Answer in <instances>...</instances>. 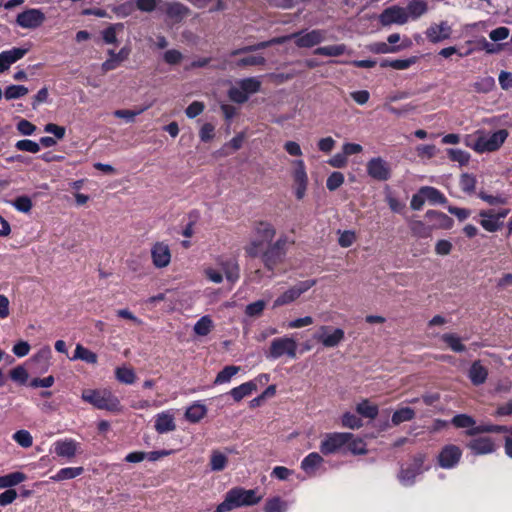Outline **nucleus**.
<instances>
[{
	"label": "nucleus",
	"instance_id": "f257e3e1",
	"mask_svg": "<svg viewBox=\"0 0 512 512\" xmlns=\"http://www.w3.org/2000/svg\"><path fill=\"white\" fill-rule=\"evenodd\" d=\"M203 274L210 282L220 284L224 279L234 285L240 278V267L234 257L219 255L215 257V265H206Z\"/></svg>",
	"mask_w": 512,
	"mask_h": 512
},
{
	"label": "nucleus",
	"instance_id": "f03ea898",
	"mask_svg": "<svg viewBox=\"0 0 512 512\" xmlns=\"http://www.w3.org/2000/svg\"><path fill=\"white\" fill-rule=\"evenodd\" d=\"M81 399L98 410L121 413L123 406L119 398L108 388L84 389Z\"/></svg>",
	"mask_w": 512,
	"mask_h": 512
},
{
	"label": "nucleus",
	"instance_id": "7ed1b4c3",
	"mask_svg": "<svg viewBox=\"0 0 512 512\" xmlns=\"http://www.w3.org/2000/svg\"><path fill=\"white\" fill-rule=\"evenodd\" d=\"M262 498L263 495L259 494L257 489L234 487L226 493L224 501L216 507L215 512H228L243 506H253Z\"/></svg>",
	"mask_w": 512,
	"mask_h": 512
},
{
	"label": "nucleus",
	"instance_id": "20e7f679",
	"mask_svg": "<svg viewBox=\"0 0 512 512\" xmlns=\"http://www.w3.org/2000/svg\"><path fill=\"white\" fill-rule=\"evenodd\" d=\"M276 235L274 225L268 221H258L254 224L249 242L244 251L250 257H258L263 249L271 244Z\"/></svg>",
	"mask_w": 512,
	"mask_h": 512
},
{
	"label": "nucleus",
	"instance_id": "39448f33",
	"mask_svg": "<svg viewBox=\"0 0 512 512\" xmlns=\"http://www.w3.org/2000/svg\"><path fill=\"white\" fill-rule=\"evenodd\" d=\"M506 129H500L488 135L483 130L475 132L476 139L473 144L468 142L470 136H466L465 144L477 153H489L500 149L508 137Z\"/></svg>",
	"mask_w": 512,
	"mask_h": 512
},
{
	"label": "nucleus",
	"instance_id": "423d86ee",
	"mask_svg": "<svg viewBox=\"0 0 512 512\" xmlns=\"http://www.w3.org/2000/svg\"><path fill=\"white\" fill-rule=\"evenodd\" d=\"M294 241L285 234H282L278 239L269 244L263 249V252L259 255L262 258L263 264L266 269L273 271L277 265L284 261L288 247L292 245Z\"/></svg>",
	"mask_w": 512,
	"mask_h": 512
},
{
	"label": "nucleus",
	"instance_id": "0eeeda50",
	"mask_svg": "<svg viewBox=\"0 0 512 512\" xmlns=\"http://www.w3.org/2000/svg\"><path fill=\"white\" fill-rule=\"evenodd\" d=\"M261 81L257 77H248L237 81L236 85L228 91L231 101L242 104L249 99L251 94L260 91Z\"/></svg>",
	"mask_w": 512,
	"mask_h": 512
},
{
	"label": "nucleus",
	"instance_id": "6e6552de",
	"mask_svg": "<svg viewBox=\"0 0 512 512\" xmlns=\"http://www.w3.org/2000/svg\"><path fill=\"white\" fill-rule=\"evenodd\" d=\"M297 347V342L292 337H278L271 341L266 357L272 360L279 359L283 356L294 359L297 356Z\"/></svg>",
	"mask_w": 512,
	"mask_h": 512
},
{
	"label": "nucleus",
	"instance_id": "1a4fd4ad",
	"mask_svg": "<svg viewBox=\"0 0 512 512\" xmlns=\"http://www.w3.org/2000/svg\"><path fill=\"white\" fill-rule=\"evenodd\" d=\"M352 437L351 433L332 432L323 436L319 449L323 455L346 453V445Z\"/></svg>",
	"mask_w": 512,
	"mask_h": 512
},
{
	"label": "nucleus",
	"instance_id": "9d476101",
	"mask_svg": "<svg viewBox=\"0 0 512 512\" xmlns=\"http://www.w3.org/2000/svg\"><path fill=\"white\" fill-rule=\"evenodd\" d=\"M316 283L317 281L315 279H308L297 282L295 285L289 287L287 290L282 292L274 300L272 308L275 309L295 302L298 298L301 297L302 294H304L313 286H315Z\"/></svg>",
	"mask_w": 512,
	"mask_h": 512
},
{
	"label": "nucleus",
	"instance_id": "9b49d317",
	"mask_svg": "<svg viewBox=\"0 0 512 512\" xmlns=\"http://www.w3.org/2000/svg\"><path fill=\"white\" fill-rule=\"evenodd\" d=\"M509 213L510 210L507 208H502L497 212L493 209L480 210L478 213L480 220L478 222L485 231L494 233L502 229L503 220Z\"/></svg>",
	"mask_w": 512,
	"mask_h": 512
},
{
	"label": "nucleus",
	"instance_id": "f8f14e48",
	"mask_svg": "<svg viewBox=\"0 0 512 512\" xmlns=\"http://www.w3.org/2000/svg\"><path fill=\"white\" fill-rule=\"evenodd\" d=\"M426 455L423 453L416 454L411 463L406 467H402L398 474V480L404 486H411L414 484L416 477L422 474L427 468H424Z\"/></svg>",
	"mask_w": 512,
	"mask_h": 512
},
{
	"label": "nucleus",
	"instance_id": "ddd939ff",
	"mask_svg": "<svg viewBox=\"0 0 512 512\" xmlns=\"http://www.w3.org/2000/svg\"><path fill=\"white\" fill-rule=\"evenodd\" d=\"M291 164L294 193L298 200H302L306 195L309 181L306 166L302 159L293 160Z\"/></svg>",
	"mask_w": 512,
	"mask_h": 512
},
{
	"label": "nucleus",
	"instance_id": "4468645a",
	"mask_svg": "<svg viewBox=\"0 0 512 512\" xmlns=\"http://www.w3.org/2000/svg\"><path fill=\"white\" fill-rule=\"evenodd\" d=\"M378 19L382 26L404 25L409 21V14L404 7L392 5L385 8Z\"/></svg>",
	"mask_w": 512,
	"mask_h": 512
},
{
	"label": "nucleus",
	"instance_id": "2eb2a0df",
	"mask_svg": "<svg viewBox=\"0 0 512 512\" xmlns=\"http://www.w3.org/2000/svg\"><path fill=\"white\" fill-rule=\"evenodd\" d=\"M345 338L344 330L341 328H332L330 326H321L314 335V339L320 342L326 348L338 346Z\"/></svg>",
	"mask_w": 512,
	"mask_h": 512
},
{
	"label": "nucleus",
	"instance_id": "dca6fc26",
	"mask_svg": "<svg viewBox=\"0 0 512 512\" xmlns=\"http://www.w3.org/2000/svg\"><path fill=\"white\" fill-rule=\"evenodd\" d=\"M46 20L45 14L41 9L29 8L16 17V24L23 29H36L40 27Z\"/></svg>",
	"mask_w": 512,
	"mask_h": 512
},
{
	"label": "nucleus",
	"instance_id": "f3484780",
	"mask_svg": "<svg viewBox=\"0 0 512 512\" xmlns=\"http://www.w3.org/2000/svg\"><path fill=\"white\" fill-rule=\"evenodd\" d=\"M462 457V450L454 444L445 445L437 456V463L443 469L455 468Z\"/></svg>",
	"mask_w": 512,
	"mask_h": 512
},
{
	"label": "nucleus",
	"instance_id": "a211bd4d",
	"mask_svg": "<svg viewBox=\"0 0 512 512\" xmlns=\"http://www.w3.org/2000/svg\"><path fill=\"white\" fill-rule=\"evenodd\" d=\"M52 357L51 348L46 345L40 348L29 360L28 363L31 365V368L34 373L43 374L46 373L50 366V360Z\"/></svg>",
	"mask_w": 512,
	"mask_h": 512
},
{
	"label": "nucleus",
	"instance_id": "6ab92c4d",
	"mask_svg": "<svg viewBox=\"0 0 512 512\" xmlns=\"http://www.w3.org/2000/svg\"><path fill=\"white\" fill-rule=\"evenodd\" d=\"M325 38V32L319 29L293 33L295 44L299 48H310L321 43Z\"/></svg>",
	"mask_w": 512,
	"mask_h": 512
},
{
	"label": "nucleus",
	"instance_id": "aec40b11",
	"mask_svg": "<svg viewBox=\"0 0 512 512\" xmlns=\"http://www.w3.org/2000/svg\"><path fill=\"white\" fill-rule=\"evenodd\" d=\"M368 175L378 181H386L391 176L389 164L381 157H375L367 162Z\"/></svg>",
	"mask_w": 512,
	"mask_h": 512
},
{
	"label": "nucleus",
	"instance_id": "412c9836",
	"mask_svg": "<svg viewBox=\"0 0 512 512\" xmlns=\"http://www.w3.org/2000/svg\"><path fill=\"white\" fill-rule=\"evenodd\" d=\"M171 250L167 243L159 241L151 247V259L156 268H165L171 262Z\"/></svg>",
	"mask_w": 512,
	"mask_h": 512
},
{
	"label": "nucleus",
	"instance_id": "4be33fe9",
	"mask_svg": "<svg viewBox=\"0 0 512 512\" xmlns=\"http://www.w3.org/2000/svg\"><path fill=\"white\" fill-rule=\"evenodd\" d=\"M452 28L447 21L431 24L425 31L426 38L431 43H440L450 38Z\"/></svg>",
	"mask_w": 512,
	"mask_h": 512
},
{
	"label": "nucleus",
	"instance_id": "5701e85b",
	"mask_svg": "<svg viewBox=\"0 0 512 512\" xmlns=\"http://www.w3.org/2000/svg\"><path fill=\"white\" fill-rule=\"evenodd\" d=\"M29 51V48L14 47L0 53V73L8 70L12 64L22 59Z\"/></svg>",
	"mask_w": 512,
	"mask_h": 512
},
{
	"label": "nucleus",
	"instance_id": "b1692460",
	"mask_svg": "<svg viewBox=\"0 0 512 512\" xmlns=\"http://www.w3.org/2000/svg\"><path fill=\"white\" fill-rule=\"evenodd\" d=\"M155 430L159 434L172 432L176 429L175 418L170 410L158 413L155 416Z\"/></svg>",
	"mask_w": 512,
	"mask_h": 512
},
{
	"label": "nucleus",
	"instance_id": "393cba45",
	"mask_svg": "<svg viewBox=\"0 0 512 512\" xmlns=\"http://www.w3.org/2000/svg\"><path fill=\"white\" fill-rule=\"evenodd\" d=\"M79 443L74 439L58 440L54 443V452L59 457L73 458L78 450Z\"/></svg>",
	"mask_w": 512,
	"mask_h": 512
},
{
	"label": "nucleus",
	"instance_id": "a878e982",
	"mask_svg": "<svg viewBox=\"0 0 512 512\" xmlns=\"http://www.w3.org/2000/svg\"><path fill=\"white\" fill-rule=\"evenodd\" d=\"M468 378L475 386L484 384L488 378V368L480 360L474 361L468 371Z\"/></svg>",
	"mask_w": 512,
	"mask_h": 512
},
{
	"label": "nucleus",
	"instance_id": "bb28decb",
	"mask_svg": "<svg viewBox=\"0 0 512 512\" xmlns=\"http://www.w3.org/2000/svg\"><path fill=\"white\" fill-rule=\"evenodd\" d=\"M468 448L476 455L490 454L495 451V444L489 437H479L468 443Z\"/></svg>",
	"mask_w": 512,
	"mask_h": 512
},
{
	"label": "nucleus",
	"instance_id": "cd10ccee",
	"mask_svg": "<svg viewBox=\"0 0 512 512\" xmlns=\"http://www.w3.org/2000/svg\"><path fill=\"white\" fill-rule=\"evenodd\" d=\"M425 217L433 221L432 229H450L454 223L451 217L436 210H428Z\"/></svg>",
	"mask_w": 512,
	"mask_h": 512
},
{
	"label": "nucleus",
	"instance_id": "c85d7f7f",
	"mask_svg": "<svg viewBox=\"0 0 512 512\" xmlns=\"http://www.w3.org/2000/svg\"><path fill=\"white\" fill-rule=\"evenodd\" d=\"M323 462L324 459L319 453L311 452L301 461V469L308 475H315L316 470Z\"/></svg>",
	"mask_w": 512,
	"mask_h": 512
},
{
	"label": "nucleus",
	"instance_id": "c756f323",
	"mask_svg": "<svg viewBox=\"0 0 512 512\" xmlns=\"http://www.w3.org/2000/svg\"><path fill=\"white\" fill-rule=\"evenodd\" d=\"M228 456L219 449H213L210 454L209 467L213 472L223 471L228 465Z\"/></svg>",
	"mask_w": 512,
	"mask_h": 512
},
{
	"label": "nucleus",
	"instance_id": "7c9ffc66",
	"mask_svg": "<svg viewBox=\"0 0 512 512\" xmlns=\"http://www.w3.org/2000/svg\"><path fill=\"white\" fill-rule=\"evenodd\" d=\"M189 13V8L180 2H169L166 4V14L175 22H180Z\"/></svg>",
	"mask_w": 512,
	"mask_h": 512
},
{
	"label": "nucleus",
	"instance_id": "2f4dec72",
	"mask_svg": "<svg viewBox=\"0 0 512 512\" xmlns=\"http://www.w3.org/2000/svg\"><path fill=\"white\" fill-rule=\"evenodd\" d=\"M207 414V408L200 402H194L185 411V419L191 423H198Z\"/></svg>",
	"mask_w": 512,
	"mask_h": 512
},
{
	"label": "nucleus",
	"instance_id": "473e14b6",
	"mask_svg": "<svg viewBox=\"0 0 512 512\" xmlns=\"http://www.w3.org/2000/svg\"><path fill=\"white\" fill-rule=\"evenodd\" d=\"M257 389V384L254 381L245 382L230 390L229 394L234 401L240 402L243 398L251 395Z\"/></svg>",
	"mask_w": 512,
	"mask_h": 512
},
{
	"label": "nucleus",
	"instance_id": "72a5a7b5",
	"mask_svg": "<svg viewBox=\"0 0 512 512\" xmlns=\"http://www.w3.org/2000/svg\"><path fill=\"white\" fill-rule=\"evenodd\" d=\"M71 360H82L88 364H96L98 357L97 354L81 344H77Z\"/></svg>",
	"mask_w": 512,
	"mask_h": 512
},
{
	"label": "nucleus",
	"instance_id": "f704fd0d",
	"mask_svg": "<svg viewBox=\"0 0 512 512\" xmlns=\"http://www.w3.org/2000/svg\"><path fill=\"white\" fill-rule=\"evenodd\" d=\"M404 8L409 14V20H416L428 11V5L423 0H412Z\"/></svg>",
	"mask_w": 512,
	"mask_h": 512
},
{
	"label": "nucleus",
	"instance_id": "c9c22d12",
	"mask_svg": "<svg viewBox=\"0 0 512 512\" xmlns=\"http://www.w3.org/2000/svg\"><path fill=\"white\" fill-rule=\"evenodd\" d=\"M420 192L425 195L426 200L432 204H445L447 202L444 194L435 187L423 186L420 188Z\"/></svg>",
	"mask_w": 512,
	"mask_h": 512
},
{
	"label": "nucleus",
	"instance_id": "e433bc0d",
	"mask_svg": "<svg viewBox=\"0 0 512 512\" xmlns=\"http://www.w3.org/2000/svg\"><path fill=\"white\" fill-rule=\"evenodd\" d=\"M418 61L416 56L407 59H385L381 62V67H391L396 70H405L414 65Z\"/></svg>",
	"mask_w": 512,
	"mask_h": 512
},
{
	"label": "nucleus",
	"instance_id": "4c0bfd02",
	"mask_svg": "<svg viewBox=\"0 0 512 512\" xmlns=\"http://www.w3.org/2000/svg\"><path fill=\"white\" fill-rule=\"evenodd\" d=\"M414 417H415L414 409H412L410 407H401V408L397 409L392 414L391 421L394 426H397L403 422H408V421L413 420Z\"/></svg>",
	"mask_w": 512,
	"mask_h": 512
},
{
	"label": "nucleus",
	"instance_id": "58836bf2",
	"mask_svg": "<svg viewBox=\"0 0 512 512\" xmlns=\"http://www.w3.org/2000/svg\"><path fill=\"white\" fill-rule=\"evenodd\" d=\"M83 467H65L60 469L55 475L51 476L53 481H63L68 479H74L83 473Z\"/></svg>",
	"mask_w": 512,
	"mask_h": 512
},
{
	"label": "nucleus",
	"instance_id": "ea45409f",
	"mask_svg": "<svg viewBox=\"0 0 512 512\" xmlns=\"http://www.w3.org/2000/svg\"><path fill=\"white\" fill-rule=\"evenodd\" d=\"M26 475L22 472H13L0 476V489L11 488L25 481Z\"/></svg>",
	"mask_w": 512,
	"mask_h": 512
},
{
	"label": "nucleus",
	"instance_id": "a19ab883",
	"mask_svg": "<svg viewBox=\"0 0 512 512\" xmlns=\"http://www.w3.org/2000/svg\"><path fill=\"white\" fill-rule=\"evenodd\" d=\"M476 184H477V179H476L475 175L470 174V173H463L460 175L459 186L464 193H466L468 195L475 193Z\"/></svg>",
	"mask_w": 512,
	"mask_h": 512
},
{
	"label": "nucleus",
	"instance_id": "79ce46f5",
	"mask_svg": "<svg viewBox=\"0 0 512 512\" xmlns=\"http://www.w3.org/2000/svg\"><path fill=\"white\" fill-rule=\"evenodd\" d=\"M240 371L239 366L229 365L224 367L216 376L214 380L215 385L229 383L233 376Z\"/></svg>",
	"mask_w": 512,
	"mask_h": 512
},
{
	"label": "nucleus",
	"instance_id": "37998d69",
	"mask_svg": "<svg viewBox=\"0 0 512 512\" xmlns=\"http://www.w3.org/2000/svg\"><path fill=\"white\" fill-rule=\"evenodd\" d=\"M346 50L347 49L344 44H336L319 47L315 49L314 54L329 57H337L343 55L346 52Z\"/></svg>",
	"mask_w": 512,
	"mask_h": 512
},
{
	"label": "nucleus",
	"instance_id": "c03bdc74",
	"mask_svg": "<svg viewBox=\"0 0 512 512\" xmlns=\"http://www.w3.org/2000/svg\"><path fill=\"white\" fill-rule=\"evenodd\" d=\"M116 379L124 384H133L136 380V374L134 370L127 366L117 367L115 369Z\"/></svg>",
	"mask_w": 512,
	"mask_h": 512
},
{
	"label": "nucleus",
	"instance_id": "a18cd8bd",
	"mask_svg": "<svg viewBox=\"0 0 512 512\" xmlns=\"http://www.w3.org/2000/svg\"><path fill=\"white\" fill-rule=\"evenodd\" d=\"M213 328V321L210 316H202L194 325V333L199 336L208 335Z\"/></svg>",
	"mask_w": 512,
	"mask_h": 512
},
{
	"label": "nucleus",
	"instance_id": "49530a36",
	"mask_svg": "<svg viewBox=\"0 0 512 512\" xmlns=\"http://www.w3.org/2000/svg\"><path fill=\"white\" fill-rule=\"evenodd\" d=\"M448 158L453 161L457 162L460 166H465L470 161V154L462 149H455V148H449L446 150Z\"/></svg>",
	"mask_w": 512,
	"mask_h": 512
},
{
	"label": "nucleus",
	"instance_id": "de8ad7c7",
	"mask_svg": "<svg viewBox=\"0 0 512 512\" xmlns=\"http://www.w3.org/2000/svg\"><path fill=\"white\" fill-rule=\"evenodd\" d=\"M441 339L450 347V349L454 352H463L465 351V345L462 344L461 338L454 333H445L442 335Z\"/></svg>",
	"mask_w": 512,
	"mask_h": 512
},
{
	"label": "nucleus",
	"instance_id": "09e8293b",
	"mask_svg": "<svg viewBox=\"0 0 512 512\" xmlns=\"http://www.w3.org/2000/svg\"><path fill=\"white\" fill-rule=\"evenodd\" d=\"M409 227L413 235L420 238H427L431 235L432 228L427 226L420 220H412L409 223Z\"/></svg>",
	"mask_w": 512,
	"mask_h": 512
},
{
	"label": "nucleus",
	"instance_id": "8fccbe9b",
	"mask_svg": "<svg viewBox=\"0 0 512 512\" xmlns=\"http://www.w3.org/2000/svg\"><path fill=\"white\" fill-rule=\"evenodd\" d=\"M510 428L507 426L502 425H479L478 427H474L472 430H468L467 434L470 436H474L479 433H489V432H495V433H502V432H509Z\"/></svg>",
	"mask_w": 512,
	"mask_h": 512
},
{
	"label": "nucleus",
	"instance_id": "3c124183",
	"mask_svg": "<svg viewBox=\"0 0 512 512\" xmlns=\"http://www.w3.org/2000/svg\"><path fill=\"white\" fill-rule=\"evenodd\" d=\"M356 410L359 414H361L363 417L374 419L378 415V407L376 405L370 404L368 400H363L360 402Z\"/></svg>",
	"mask_w": 512,
	"mask_h": 512
},
{
	"label": "nucleus",
	"instance_id": "603ef678",
	"mask_svg": "<svg viewBox=\"0 0 512 512\" xmlns=\"http://www.w3.org/2000/svg\"><path fill=\"white\" fill-rule=\"evenodd\" d=\"M9 376L12 381L19 385L27 384V381L29 379V373L27 369L22 365H18L15 368H13L10 371Z\"/></svg>",
	"mask_w": 512,
	"mask_h": 512
},
{
	"label": "nucleus",
	"instance_id": "864d4df0",
	"mask_svg": "<svg viewBox=\"0 0 512 512\" xmlns=\"http://www.w3.org/2000/svg\"><path fill=\"white\" fill-rule=\"evenodd\" d=\"M123 29L122 23L111 24L101 32L102 39L106 44L117 43V30Z\"/></svg>",
	"mask_w": 512,
	"mask_h": 512
},
{
	"label": "nucleus",
	"instance_id": "5fc2aeb1",
	"mask_svg": "<svg viewBox=\"0 0 512 512\" xmlns=\"http://www.w3.org/2000/svg\"><path fill=\"white\" fill-rule=\"evenodd\" d=\"M478 197L490 206L505 205L508 203L507 197L502 194L491 195L485 191H480Z\"/></svg>",
	"mask_w": 512,
	"mask_h": 512
},
{
	"label": "nucleus",
	"instance_id": "6e6d98bb",
	"mask_svg": "<svg viewBox=\"0 0 512 512\" xmlns=\"http://www.w3.org/2000/svg\"><path fill=\"white\" fill-rule=\"evenodd\" d=\"M451 423L457 428H469V430H472L474 427H477L475 425V420L467 414L455 415L452 418Z\"/></svg>",
	"mask_w": 512,
	"mask_h": 512
},
{
	"label": "nucleus",
	"instance_id": "4d7b16f0",
	"mask_svg": "<svg viewBox=\"0 0 512 512\" xmlns=\"http://www.w3.org/2000/svg\"><path fill=\"white\" fill-rule=\"evenodd\" d=\"M346 451H349L354 455H363L367 452L366 444L362 439L354 438L352 436L347 442Z\"/></svg>",
	"mask_w": 512,
	"mask_h": 512
},
{
	"label": "nucleus",
	"instance_id": "13d9d810",
	"mask_svg": "<svg viewBox=\"0 0 512 512\" xmlns=\"http://www.w3.org/2000/svg\"><path fill=\"white\" fill-rule=\"evenodd\" d=\"M28 88L23 85H10L4 91L7 100L19 99L28 93Z\"/></svg>",
	"mask_w": 512,
	"mask_h": 512
},
{
	"label": "nucleus",
	"instance_id": "bf43d9fd",
	"mask_svg": "<svg viewBox=\"0 0 512 512\" xmlns=\"http://www.w3.org/2000/svg\"><path fill=\"white\" fill-rule=\"evenodd\" d=\"M287 504L280 497H273L266 501L264 512H286Z\"/></svg>",
	"mask_w": 512,
	"mask_h": 512
},
{
	"label": "nucleus",
	"instance_id": "052dcab7",
	"mask_svg": "<svg viewBox=\"0 0 512 512\" xmlns=\"http://www.w3.org/2000/svg\"><path fill=\"white\" fill-rule=\"evenodd\" d=\"M13 440L20 445L23 448H29L33 444V437L27 430H18L16 431L13 436Z\"/></svg>",
	"mask_w": 512,
	"mask_h": 512
},
{
	"label": "nucleus",
	"instance_id": "680f3d73",
	"mask_svg": "<svg viewBox=\"0 0 512 512\" xmlns=\"http://www.w3.org/2000/svg\"><path fill=\"white\" fill-rule=\"evenodd\" d=\"M341 424L343 427L350 429H358L363 425L361 418L350 412H346L342 415Z\"/></svg>",
	"mask_w": 512,
	"mask_h": 512
},
{
	"label": "nucleus",
	"instance_id": "e2e57ef3",
	"mask_svg": "<svg viewBox=\"0 0 512 512\" xmlns=\"http://www.w3.org/2000/svg\"><path fill=\"white\" fill-rule=\"evenodd\" d=\"M344 180L343 173L338 171L332 172L326 180L327 189L329 191L337 190L344 183Z\"/></svg>",
	"mask_w": 512,
	"mask_h": 512
},
{
	"label": "nucleus",
	"instance_id": "0e129e2a",
	"mask_svg": "<svg viewBox=\"0 0 512 512\" xmlns=\"http://www.w3.org/2000/svg\"><path fill=\"white\" fill-rule=\"evenodd\" d=\"M265 307L266 302L264 300H257L246 306L245 314L249 317H258L263 313Z\"/></svg>",
	"mask_w": 512,
	"mask_h": 512
},
{
	"label": "nucleus",
	"instance_id": "69168bd1",
	"mask_svg": "<svg viewBox=\"0 0 512 512\" xmlns=\"http://www.w3.org/2000/svg\"><path fill=\"white\" fill-rule=\"evenodd\" d=\"M16 149L30 153H38L40 151V144L29 139L19 140L15 144Z\"/></svg>",
	"mask_w": 512,
	"mask_h": 512
},
{
	"label": "nucleus",
	"instance_id": "338daca9",
	"mask_svg": "<svg viewBox=\"0 0 512 512\" xmlns=\"http://www.w3.org/2000/svg\"><path fill=\"white\" fill-rule=\"evenodd\" d=\"M495 86V80L493 77L487 76L474 83V89L477 92L487 93L491 91Z\"/></svg>",
	"mask_w": 512,
	"mask_h": 512
},
{
	"label": "nucleus",
	"instance_id": "774afa93",
	"mask_svg": "<svg viewBox=\"0 0 512 512\" xmlns=\"http://www.w3.org/2000/svg\"><path fill=\"white\" fill-rule=\"evenodd\" d=\"M13 206L20 212L28 213L32 209V201L27 196H20L14 200Z\"/></svg>",
	"mask_w": 512,
	"mask_h": 512
}]
</instances>
